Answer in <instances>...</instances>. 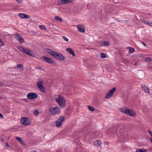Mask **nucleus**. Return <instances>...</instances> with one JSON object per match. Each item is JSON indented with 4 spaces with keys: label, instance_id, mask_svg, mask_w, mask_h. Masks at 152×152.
Segmentation results:
<instances>
[{
    "label": "nucleus",
    "instance_id": "1",
    "mask_svg": "<svg viewBox=\"0 0 152 152\" xmlns=\"http://www.w3.org/2000/svg\"><path fill=\"white\" fill-rule=\"evenodd\" d=\"M55 99L58 104L60 108H63L65 106L66 100L63 96L59 95H56L55 96Z\"/></svg>",
    "mask_w": 152,
    "mask_h": 152
},
{
    "label": "nucleus",
    "instance_id": "2",
    "mask_svg": "<svg viewBox=\"0 0 152 152\" xmlns=\"http://www.w3.org/2000/svg\"><path fill=\"white\" fill-rule=\"evenodd\" d=\"M120 112L124 113L131 116H135L136 115V113L132 110L126 107H122L119 108Z\"/></svg>",
    "mask_w": 152,
    "mask_h": 152
},
{
    "label": "nucleus",
    "instance_id": "3",
    "mask_svg": "<svg viewBox=\"0 0 152 152\" xmlns=\"http://www.w3.org/2000/svg\"><path fill=\"white\" fill-rule=\"evenodd\" d=\"M44 81L41 78H39L37 83V85L39 90L42 92L44 93L45 89L43 85Z\"/></svg>",
    "mask_w": 152,
    "mask_h": 152
},
{
    "label": "nucleus",
    "instance_id": "4",
    "mask_svg": "<svg viewBox=\"0 0 152 152\" xmlns=\"http://www.w3.org/2000/svg\"><path fill=\"white\" fill-rule=\"evenodd\" d=\"M49 110L50 112L53 115L58 114L60 111V110L58 107H50Z\"/></svg>",
    "mask_w": 152,
    "mask_h": 152
},
{
    "label": "nucleus",
    "instance_id": "5",
    "mask_svg": "<svg viewBox=\"0 0 152 152\" xmlns=\"http://www.w3.org/2000/svg\"><path fill=\"white\" fill-rule=\"evenodd\" d=\"M18 49L21 51L30 56H32V53L31 50L29 49L24 48L21 46H19Z\"/></svg>",
    "mask_w": 152,
    "mask_h": 152
},
{
    "label": "nucleus",
    "instance_id": "6",
    "mask_svg": "<svg viewBox=\"0 0 152 152\" xmlns=\"http://www.w3.org/2000/svg\"><path fill=\"white\" fill-rule=\"evenodd\" d=\"M64 117L63 116L60 117L56 122V126L57 127H59L62 126L64 121Z\"/></svg>",
    "mask_w": 152,
    "mask_h": 152
},
{
    "label": "nucleus",
    "instance_id": "7",
    "mask_svg": "<svg viewBox=\"0 0 152 152\" xmlns=\"http://www.w3.org/2000/svg\"><path fill=\"white\" fill-rule=\"evenodd\" d=\"M116 89V88L114 87L110 89L109 91L105 94L104 96L105 98L108 99L111 97L113 95V93L115 91Z\"/></svg>",
    "mask_w": 152,
    "mask_h": 152
},
{
    "label": "nucleus",
    "instance_id": "8",
    "mask_svg": "<svg viewBox=\"0 0 152 152\" xmlns=\"http://www.w3.org/2000/svg\"><path fill=\"white\" fill-rule=\"evenodd\" d=\"M20 122L21 123L24 125H28L30 124V120L26 117L22 118H21Z\"/></svg>",
    "mask_w": 152,
    "mask_h": 152
},
{
    "label": "nucleus",
    "instance_id": "9",
    "mask_svg": "<svg viewBox=\"0 0 152 152\" xmlns=\"http://www.w3.org/2000/svg\"><path fill=\"white\" fill-rule=\"evenodd\" d=\"M42 58L44 60L49 64H53L54 62V61L51 58L47 57L45 56H42Z\"/></svg>",
    "mask_w": 152,
    "mask_h": 152
},
{
    "label": "nucleus",
    "instance_id": "10",
    "mask_svg": "<svg viewBox=\"0 0 152 152\" xmlns=\"http://www.w3.org/2000/svg\"><path fill=\"white\" fill-rule=\"evenodd\" d=\"M45 51L49 54H50L51 56L54 57H56V56L58 53L57 52L50 49H46L45 50Z\"/></svg>",
    "mask_w": 152,
    "mask_h": 152
},
{
    "label": "nucleus",
    "instance_id": "11",
    "mask_svg": "<svg viewBox=\"0 0 152 152\" xmlns=\"http://www.w3.org/2000/svg\"><path fill=\"white\" fill-rule=\"evenodd\" d=\"M27 97L30 99H34L37 98L38 97L37 94L34 93H30L27 95Z\"/></svg>",
    "mask_w": 152,
    "mask_h": 152
},
{
    "label": "nucleus",
    "instance_id": "12",
    "mask_svg": "<svg viewBox=\"0 0 152 152\" xmlns=\"http://www.w3.org/2000/svg\"><path fill=\"white\" fill-rule=\"evenodd\" d=\"M78 30L80 32L84 33L85 32L84 29V27L83 25L82 24H79L77 26Z\"/></svg>",
    "mask_w": 152,
    "mask_h": 152
},
{
    "label": "nucleus",
    "instance_id": "13",
    "mask_svg": "<svg viewBox=\"0 0 152 152\" xmlns=\"http://www.w3.org/2000/svg\"><path fill=\"white\" fill-rule=\"evenodd\" d=\"M16 38L21 43H22L24 42L23 39L20 34H16Z\"/></svg>",
    "mask_w": 152,
    "mask_h": 152
},
{
    "label": "nucleus",
    "instance_id": "14",
    "mask_svg": "<svg viewBox=\"0 0 152 152\" xmlns=\"http://www.w3.org/2000/svg\"><path fill=\"white\" fill-rule=\"evenodd\" d=\"M141 87L143 91L146 93L148 94L149 93V88L148 86H146L144 85H142Z\"/></svg>",
    "mask_w": 152,
    "mask_h": 152
},
{
    "label": "nucleus",
    "instance_id": "15",
    "mask_svg": "<svg viewBox=\"0 0 152 152\" xmlns=\"http://www.w3.org/2000/svg\"><path fill=\"white\" fill-rule=\"evenodd\" d=\"M18 16L22 18H25L26 19H29L30 16L28 15H26L23 13H19L18 14Z\"/></svg>",
    "mask_w": 152,
    "mask_h": 152
},
{
    "label": "nucleus",
    "instance_id": "16",
    "mask_svg": "<svg viewBox=\"0 0 152 152\" xmlns=\"http://www.w3.org/2000/svg\"><path fill=\"white\" fill-rule=\"evenodd\" d=\"M55 58L61 61L64 60L65 59V57L62 54L58 53Z\"/></svg>",
    "mask_w": 152,
    "mask_h": 152
},
{
    "label": "nucleus",
    "instance_id": "17",
    "mask_svg": "<svg viewBox=\"0 0 152 152\" xmlns=\"http://www.w3.org/2000/svg\"><path fill=\"white\" fill-rule=\"evenodd\" d=\"M101 143V141L99 140H96L93 142V144L94 146H99Z\"/></svg>",
    "mask_w": 152,
    "mask_h": 152
},
{
    "label": "nucleus",
    "instance_id": "18",
    "mask_svg": "<svg viewBox=\"0 0 152 152\" xmlns=\"http://www.w3.org/2000/svg\"><path fill=\"white\" fill-rule=\"evenodd\" d=\"M67 0H58L57 4L59 5L64 4H67Z\"/></svg>",
    "mask_w": 152,
    "mask_h": 152
},
{
    "label": "nucleus",
    "instance_id": "19",
    "mask_svg": "<svg viewBox=\"0 0 152 152\" xmlns=\"http://www.w3.org/2000/svg\"><path fill=\"white\" fill-rule=\"evenodd\" d=\"M66 50L72 54L73 56H75V53H74V50L70 48H67L66 49Z\"/></svg>",
    "mask_w": 152,
    "mask_h": 152
},
{
    "label": "nucleus",
    "instance_id": "20",
    "mask_svg": "<svg viewBox=\"0 0 152 152\" xmlns=\"http://www.w3.org/2000/svg\"><path fill=\"white\" fill-rule=\"evenodd\" d=\"M118 141L119 142H123L125 141V137L124 136L121 135L120 136L118 139Z\"/></svg>",
    "mask_w": 152,
    "mask_h": 152
},
{
    "label": "nucleus",
    "instance_id": "21",
    "mask_svg": "<svg viewBox=\"0 0 152 152\" xmlns=\"http://www.w3.org/2000/svg\"><path fill=\"white\" fill-rule=\"evenodd\" d=\"M110 43L109 42L107 41H104L101 42L102 46H108L109 45Z\"/></svg>",
    "mask_w": 152,
    "mask_h": 152
},
{
    "label": "nucleus",
    "instance_id": "22",
    "mask_svg": "<svg viewBox=\"0 0 152 152\" xmlns=\"http://www.w3.org/2000/svg\"><path fill=\"white\" fill-rule=\"evenodd\" d=\"M136 152H148L146 149L143 148L137 149H136Z\"/></svg>",
    "mask_w": 152,
    "mask_h": 152
},
{
    "label": "nucleus",
    "instance_id": "23",
    "mask_svg": "<svg viewBox=\"0 0 152 152\" xmlns=\"http://www.w3.org/2000/svg\"><path fill=\"white\" fill-rule=\"evenodd\" d=\"M54 19L56 20L60 21L61 22L62 21V19L60 17L58 16H55Z\"/></svg>",
    "mask_w": 152,
    "mask_h": 152
},
{
    "label": "nucleus",
    "instance_id": "24",
    "mask_svg": "<svg viewBox=\"0 0 152 152\" xmlns=\"http://www.w3.org/2000/svg\"><path fill=\"white\" fill-rule=\"evenodd\" d=\"M15 139L19 141V142L23 144V142L21 138L18 137H15Z\"/></svg>",
    "mask_w": 152,
    "mask_h": 152
},
{
    "label": "nucleus",
    "instance_id": "25",
    "mask_svg": "<svg viewBox=\"0 0 152 152\" xmlns=\"http://www.w3.org/2000/svg\"><path fill=\"white\" fill-rule=\"evenodd\" d=\"M88 109L91 111H94L95 110V108L90 105L88 106Z\"/></svg>",
    "mask_w": 152,
    "mask_h": 152
},
{
    "label": "nucleus",
    "instance_id": "26",
    "mask_svg": "<svg viewBox=\"0 0 152 152\" xmlns=\"http://www.w3.org/2000/svg\"><path fill=\"white\" fill-rule=\"evenodd\" d=\"M129 53H132L134 52L135 51L134 49L133 48L129 47Z\"/></svg>",
    "mask_w": 152,
    "mask_h": 152
},
{
    "label": "nucleus",
    "instance_id": "27",
    "mask_svg": "<svg viewBox=\"0 0 152 152\" xmlns=\"http://www.w3.org/2000/svg\"><path fill=\"white\" fill-rule=\"evenodd\" d=\"M151 61V57H148L145 59V61L147 62H150Z\"/></svg>",
    "mask_w": 152,
    "mask_h": 152
},
{
    "label": "nucleus",
    "instance_id": "28",
    "mask_svg": "<svg viewBox=\"0 0 152 152\" xmlns=\"http://www.w3.org/2000/svg\"><path fill=\"white\" fill-rule=\"evenodd\" d=\"M39 28L42 30H46V28L44 26L40 25L39 26Z\"/></svg>",
    "mask_w": 152,
    "mask_h": 152
},
{
    "label": "nucleus",
    "instance_id": "29",
    "mask_svg": "<svg viewBox=\"0 0 152 152\" xmlns=\"http://www.w3.org/2000/svg\"><path fill=\"white\" fill-rule=\"evenodd\" d=\"M148 131L149 133V134L151 137L150 138V140L151 142H152V132L149 130H148Z\"/></svg>",
    "mask_w": 152,
    "mask_h": 152
},
{
    "label": "nucleus",
    "instance_id": "30",
    "mask_svg": "<svg viewBox=\"0 0 152 152\" xmlns=\"http://www.w3.org/2000/svg\"><path fill=\"white\" fill-rule=\"evenodd\" d=\"M141 21L145 23V24L148 25V23L149 21L146 20H142Z\"/></svg>",
    "mask_w": 152,
    "mask_h": 152
},
{
    "label": "nucleus",
    "instance_id": "31",
    "mask_svg": "<svg viewBox=\"0 0 152 152\" xmlns=\"http://www.w3.org/2000/svg\"><path fill=\"white\" fill-rule=\"evenodd\" d=\"M101 55V56L102 58H105L106 57V55L104 53H102Z\"/></svg>",
    "mask_w": 152,
    "mask_h": 152
},
{
    "label": "nucleus",
    "instance_id": "32",
    "mask_svg": "<svg viewBox=\"0 0 152 152\" xmlns=\"http://www.w3.org/2000/svg\"><path fill=\"white\" fill-rule=\"evenodd\" d=\"M34 113L35 115H37L39 114V112L37 110H36L34 111Z\"/></svg>",
    "mask_w": 152,
    "mask_h": 152
},
{
    "label": "nucleus",
    "instance_id": "33",
    "mask_svg": "<svg viewBox=\"0 0 152 152\" xmlns=\"http://www.w3.org/2000/svg\"><path fill=\"white\" fill-rule=\"evenodd\" d=\"M4 43L2 42L1 40L0 39V46H2L4 45Z\"/></svg>",
    "mask_w": 152,
    "mask_h": 152
},
{
    "label": "nucleus",
    "instance_id": "34",
    "mask_svg": "<svg viewBox=\"0 0 152 152\" xmlns=\"http://www.w3.org/2000/svg\"><path fill=\"white\" fill-rule=\"evenodd\" d=\"M23 66V65L22 64H18L17 66V67L18 68H19L20 67H22Z\"/></svg>",
    "mask_w": 152,
    "mask_h": 152
},
{
    "label": "nucleus",
    "instance_id": "35",
    "mask_svg": "<svg viewBox=\"0 0 152 152\" xmlns=\"http://www.w3.org/2000/svg\"><path fill=\"white\" fill-rule=\"evenodd\" d=\"M62 37L66 41L68 42V39L66 37L63 36Z\"/></svg>",
    "mask_w": 152,
    "mask_h": 152
},
{
    "label": "nucleus",
    "instance_id": "36",
    "mask_svg": "<svg viewBox=\"0 0 152 152\" xmlns=\"http://www.w3.org/2000/svg\"><path fill=\"white\" fill-rule=\"evenodd\" d=\"M67 1H68L67 3H68L73 2L74 1V0H67Z\"/></svg>",
    "mask_w": 152,
    "mask_h": 152
},
{
    "label": "nucleus",
    "instance_id": "37",
    "mask_svg": "<svg viewBox=\"0 0 152 152\" xmlns=\"http://www.w3.org/2000/svg\"><path fill=\"white\" fill-rule=\"evenodd\" d=\"M148 25L152 26V21H149Z\"/></svg>",
    "mask_w": 152,
    "mask_h": 152
},
{
    "label": "nucleus",
    "instance_id": "38",
    "mask_svg": "<svg viewBox=\"0 0 152 152\" xmlns=\"http://www.w3.org/2000/svg\"><path fill=\"white\" fill-rule=\"evenodd\" d=\"M19 3H21L22 2V0H16Z\"/></svg>",
    "mask_w": 152,
    "mask_h": 152
},
{
    "label": "nucleus",
    "instance_id": "39",
    "mask_svg": "<svg viewBox=\"0 0 152 152\" xmlns=\"http://www.w3.org/2000/svg\"><path fill=\"white\" fill-rule=\"evenodd\" d=\"M104 145H108L109 144V143L108 142L105 141L104 142Z\"/></svg>",
    "mask_w": 152,
    "mask_h": 152
},
{
    "label": "nucleus",
    "instance_id": "40",
    "mask_svg": "<svg viewBox=\"0 0 152 152\" xmlns=\"http://www.w3.org/2000/svg\"><path fill=\"white\" fill-rule=\"evenodd\" d=\"M5 145H6V146L8 147H10V146L9 145V144H8V142H6L5 143Z\"/></svg>",
    "mask_w": 152,
    "mask_h": 152
},
{
    "label": "nucleus",
    "instance_id": "41",
    "mask_svg": "<svg viewBox=\"0 0 152 152\" xmlns=\"http://www.w3.org/2000/svg\"><path fill=\"white\" fill-rule=\"evenodd\" d=\"M3 118V115L2 114H1V113H0V118Z\"/></svg>",
    "mask_w": 152,
    "mask_h": 152
},
{
    "label": "nucleus",
    "instance_id": "42",
    "mask_svg": "<svg viewBox=\"0 0 152 152\" xmlns=\"http://www.w3.org/2000/svg\"><path fill=\"white\" fill-rule=\"evenodd\" d=\"M142 44L144 45V46H146V45L144 42H142Z\"/></svg>",
    "mask_w": 152,
    "mask_h": 152
},
{
    "label": "nucleus",
    "instance_id": "43",
    "mask_svg": "<svg viewBox=\"0 0 152 152\" xmlns=\"http://www.w3.org/2000/svg\"><path fill=\"white\" fill-rule=\"evenodd\" d=\"M1 141L2 142H3V141H4V139L3 138H1Z\"/></svg>",
    "mask_w": 152,
    "mask_h": 152
},
{
    "label": "nucleus",
    "instance_id": "44",
    "mask_svg": "<svg viewBox=\"0 0 152 152\" xmlns=\"http://www.w3.org/2000/svg\"><path fill=\"white\" fill-rule=\"evenodd\" d=\"M37 69H40V68H39V67L38 66L37 67Z\"/></svg>",
    "mask_w": 152,
    "mask_h": 152
},
{
    "label": "nucleus",
    "instance_id": "45",
    "mask_svg": "<svg viewBox=\"0 0 152 152\" xmlns=\"http://www.w3.org/2000/svg\"><path fill=\"white\" fill-rule=\"evenodd\" d=\"M1 83H0V85H1Z\"/></svg>",
    "mask_w": 152,
    "mask_h": 152
},
{
    "label": "nucleus",
    "instance_id": "46",
    "mask_svg": "<svg viewBox=\"0 0 152 152\" xmlns=\"http://www.w3.org/2000/svg\"><path fill=\"white\" fill-rule=\"evenodd\" d=\"M34 152H37V151H34Z\"/></svg>",
    "mask_w": 152,
    "mask_h": 152
}]
</instances>
